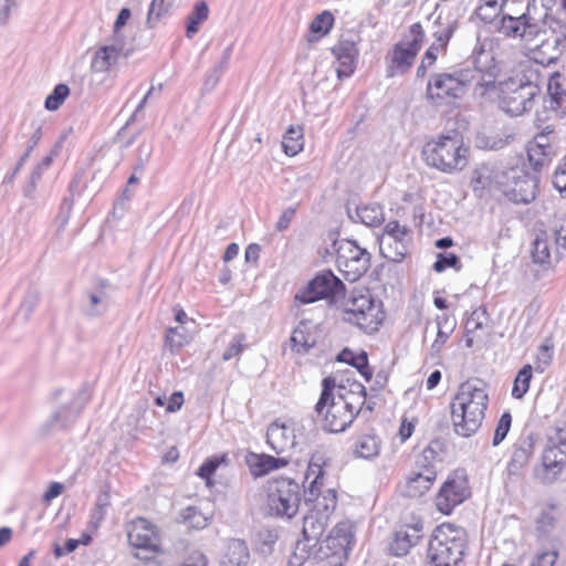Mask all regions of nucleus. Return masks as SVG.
I'll return each instance as SVG.
<instances>
[{
  "mask_svg": "<svg viewBox=\"0 0 566 566\" xmlns=\"http://www.w3.org/2000/svg\"><path fill=\"white\" fill-rule=\"evenodd\" d=\"M366 401V390L358 381L336 382L335 377L322 380V392L315 411L323 417V427L329 432H343L355 420Z\"/></svg>",
  "mask_w": 566,
  "mask_h": 566,
  "instance_id": "nucleus-1",
  "label": "nucleus"
},
{
  "mask_svg": "<svg viewBox=\"0 0 566 566\" xmlns=\"http://www.w3.org/2000/svg\"><path fill=\"white\" fill-rule=\"evenodd\" d=\"M423 164L444 175H457L468 169L472 150L457 132L441 133L429 137L420 151Z\"/></svg>",
  "mask_w": 566,
  "mask_h": 566,
  "instance_id": "nucleus-2",
  "label": "nucleus"
},
{
  "mask_svg": "<svg viewBox=\"0 0 566 566\" xmlns=\"http://www.w3.org/2000/svg\"><path fill=\"white\" fill-rule=\"evenodd\" d=\"M489 394L472 381L462 382L450 402V419L454 432L464 438L482 427L489 408Z\"/></svg>",
  "mask_w": 566,
  "mask_h": 566,
  "instance_id": "nucleus-3",
  "label": "nucleus"
},
{
  "mask_svg": "<svg viewBox=\"0 0 566 566\" xmlns=\"http://www.w3.org/2000/svg\"><path fill=\"white\" fill-rule=\"evenodd\" d=\"M439 454L432 446L415 454L397 484L399 494L408 500H421L433 489L438 476Z\"/></svg>",
  "mask_w": 566,
  "mask_h": 566,
  "instance_id": "nucleus-4",
  "label": "nucleus"
},
{
  "mask_svg": "<svg viewBox=\"0 0 566 566\" xmlns=\"http://www.w3.org/2000/svg\"><path fill=\"white\" fill-rule=\"evenodd\" d=\"M345 323L367 335L377 333L386 321L384 303L369 289H354L339 306Z\"/></svg>",
  "mask_w": 566,
  "mask_h": 566,
  "instance_id": "nucleus-5",
  "label": "nucleus"
},
{
  "mask_svg": "<svg viewBox=\"0 0 566 566\" xmlns=\"http://www.w3.org/2000/svg\"><path fill=\"white\" fill-rule=\"evenodd\" d=\"M468 535L463 527L443 522L431 533L427 549V566H463Z\"/></svg>",
  "mask_w": 566,
  "mask_h": 566,
  "instance_id": "nucleus-6",
  "label": "nucleus"
},
{
  "mask_svg": "<svg viewBox=\"0 0 566 566\" xmlns=\"http://www.w3.org/2000/svg\"><path fill=\"white\" fill-rule=\"evenodd\" d=\"M520 176H522L520 167L484 163L474 169L471 187L480 197L491 196L499 200H506L512 182Z\"/></svg>",
  "mask_w": 566,
  "mask_h": 566,
  "instance_id": "nucleus-7",
  "label": "nucleus"
},
{
  "mask_svg": "<svg viewBox=\"0 0 566 566\" xmlns=\"http://www.w3.org/2000/svg\"><path fill=\"white\" fill-rule=\"evenodd\" d=\"M301 503V488L289 478H276L266 482L262 504L268 515L292 518Z\"/></svg>",
  "mask_w": 566,
  "mask_h": 566,
  "instance_id": "nucleus-8",
  "label": "nucleus"
},
{
  "mask_svg": "<svg viewBox=\"0 0 566 566\" xmlns=\"http://www.w3.org/2000/svg\"><path fill=\"white\" fill-rule=\"evenodd\" d=\"M127 542L138 559L153 560L164 555L161 532L157 524L147 517L137 516L126 525Z\"/></svg>",
  "mask_w": 566,
  "mask_h": 566,
  "instance_id": "nucleus-9",
  "label": "nucleus"
},
{
  "mask_svg": "<svg viewBox=\"0 0 566 566\" xmlns=\"http://www.w3.org/2000/svg\"><path fill=\"white\" fill-rule=\"evenodd\" d=\"M308 514L304 518L303 533L307 539L323 534L327 520L337 506V493L323 486L308 488L305 496Z\"/></svg>",
  "mask_w": 566,
  "mask_h": 566,
  "instance_id": "nucleus-10",
  "label": "nucleus"
},
{
  "mask_svg": "<svg viewBox=\"0 0 566 566\" xmlns=\"http://www.w3.org/2000/svg\"><path fill=\"white\" fill-rule=\"evenodd\" d=\"M471 495L472 488L469 475L463 469H455L439 485L433 496V505L438 513L450 516Z\"/></svg>",
  "mask_w": 566,
  "mask_h": 566,
  "instance_id": "nucleus-11",
  "label": "nucleus"
},
{
  "mask_svg": "<svg viewBox=\"0 0 566 566\" xmlns=\"http://www.w3.org/2000/svg\"><path fill=\"white\" fill-rule=\"evenodd\" d=\"M411 40L396 43L386 55L387 76L402 75L412 66L423 43L426 33L420 22L409 27Z\"/></svg>",
  "mask_w": 566,
  "mask_h": 566,
  "instance_id": "nucleus-12",
  "label": "nucleus"
},
{
  "mask_svg": "<svg viewBox=\"0 0 566 566\" xmlns=\"http://www.w3.org/2000/svg\"><path fill=\"white\" fill-rule=\"evenodd\" d=\"M554 19L545 14L543 20H537L531 15L530 9L520 17L510 14L502 15L497 32L505 38L520 40L523 42H532L541 34H546V25L551 24Z\"/></svg>",
  "mask_w": 566,
  "mask_h": 566,
  "instance_id": "nucleus-13",
  "label": "nucleus"
},
{
  "mask_svg": "<svg viewBox=\"0 0 566 566\" xmlns=\"http://www.w3.org/2000/svg\"><path fill=\"white\" fill-rule=\"evenodd\" d=\"M538 94V86L532 82L517 83L510 80L500 86L499 104L505 113L520 116L534 107V99Z\"/></svg>",
  "mask_w": 566,
  "mask_h": 566,
  "instance_id": "nucleus-14",
  "label": "nucleus"
},
{
  "mask_svg": "<svg viewBox=\"0 0 566 566\" xmlns=\"http://www.w3.org/2000/svg\"><path fill=\"white\" fill-rule=\"evenodd\" d=\"M336 266L344 279L359 280L370 266V253L354 240H343L336 251Z\"/></svg>",
  "mask_w": 566,
  "mask_h": 566,
  "instance_id": "nucleus-15",
  "label": "nucleus"
},
{
  "mask_svg": "<svg viewBox=\"0 0 566 566\" xmlns=\"http://www.w3.org/2000/svg\"><path fill=\"white\" fill-rule=\"evenodd\" d=\"M465 82L450 73H438L428 82L426 96L434 106H453L465 93Z\"/></svg>",
  "mask_w": 566,
  "mask_h": 566,
  "instance_id": "nucleus-16",
  "label": "nucleus"
},
{
  "mask_svg": "<svg viewBox=\"0 0 566 566\" xmlns=\"http://www.w3.org/2000/svg\"><path fill=\"white\" fill-rule=\"evenodd\" d=\"M344 290L345 285L332 271H323L296 293L295 300L302 304L314 303L324 298H333Z\"/></svg>",
  "mask_w": 566,
  "mask_h": 566,
  "instance_id": "nucleus-17",
  "label": "nucleus"
},
{
  "mask_svg": "<svg viewBox=\"0 0 566 566\" xmlns=\"http://www.w3.org/2000/svg\"><path fill=\"white\" fill-rule=\"evenodd\" d=\"M566 248V227H555L552 231L541 230L537 232L531 251L534 263L549 265L553 254L558 258L560 250Z\"/></svg>",
  "mask_w": 566,
  "mask_h": 566,
  "instance_id": "nucleus-18",
  "label": "nucleus"
},
{
  "mask_svg": "<svg viewBox=\"0 0 566 566\" xmlns=\"http://www.w3.org/2000/svg\"><path fill=\"white\" fill-rule=\"evenodd\" d=\"M412 231L398 220L386 223L380 239L384 255L392 261H400L407 253V244L411 241Z\"/></svg>",
  "mask_w": 566,
  "mask_h": 566,
  "instance_id": "nucleus-19",
  "label": "nucleus"
},
{
  "mask_svg": "<svg viewBox=\"0 0 566 566\" xmlns=\"http://www.w3.org/2000/svg\"><path fill=\"white\" fill-rule=\"evenodd\" d=\"M424 522L421 516L411 513L395 532L389 551L395 556H406L423 535Z\"/></svg>",
  "mask_w": 566,
  "mask_h": 566,
  "instance_id": "nucleus-20",
  "label": "nucleus"
},
{
  "mask_svg": "<svg viewBox=\"0 0 566 566\" xmlns=\"http://www.w3.org/2000/svg\"><path fill=\"white\" fill-rule=\"evenodd\" d=\"M491 336L490 317L485 308L472 311L464 324V342L469 348L485 345Z\"/></svg>",
  "mask_w": 566,
  "mask_h": 566,
  "instance_id": "nucleus-21",
  "label": "nucleus"
},
{
  "mask_svg": "<svg viewBox=\"0 0 566 566\" xmlns=\"http://www.w3.org/2000/svg\"><path fill=\"white\" fill-rule=\"evenodd\" d=\"M545 38L541 44L536 45L530 51V57L535 63L543 66L555 63L562 55L560 44L566 41V34L560 27V31H552L549 35L544 34Z\"/></svg>",
  "mask_w": 566,
  "mask_h": 566,
  "instance_id": "nucleus-22",
  "label": "nucleus"
},
{
  "mask_svg": "<svg viewBox=\"0 0 566 566\" xmlns=\"http://www.w3.org/2000/svg\"><path fill=\"white\" fill-rule=\"evenodd\" d=\"M332 54L336 59V74L338 80L352 76L359 56L356 43L350 40H339L332 48Z\"/></svg>",
  "mask_w": 566,
  "mask_h": 566,
  "instance_id": "nucleus-23",
  "label": "nucleus"
},
{
  "mask_svg": "<svg viewBox=\"0 0 566 566\" xmlns=\"http://www.w3.org/2000/svg\"><path fill=\"white\" fill-rule=\"evenodd\" d=\"M266 442L276 453L292 449L295 446L293 426L274 421L268 428Z\"/></svg>",
  "mask_w": 566,
  "mask_h": 566,
  "instance_id": "nucleus-24",
  "label": "nucleus"
},
{
  "mask_svg": "<svg viewBox=\"0 0 566 566\" xmlns=\"http://www.w3.org/2000/svg\"><path fill=\"white\" fill-rule=\"evenodd\" d=\"M454 29L452 27L446 28L443 31L434 33V41L430 44V46L424 52L421 63L418 67V74H424L428 69L433 66L437 62L439 55L446 54L448 50V44L450 39L452 38Z\"/></svg>",
  "mask_w": 566,
  "mask_h": 566,
  "instance_id": "nucleus-25",
  "label": "nucleus"
},
{
  "mask_svg": "<svg viewBox=\"0 0 566 566\" xmlns=\"http://www.w3.org/2000/svg\"><path fill=\"white\" fill-rule=\"evenodd\" d=\"M536 192V179L522 169V176L512 182L506 200L514 203H528L535 199Z\"/></svg>",
  "mask_w": 566,
  "mask_h": 566,
  "instance_id": "nucleus-26",
  "label": "nucleus"
},
{
  "mask_svg": "<svg viewBox=\"0 0 566 566\" xmlns=\"http://www.w3.org/2000/svg\"><path fill=\"white\" fill-rule=\"evenodd\" d=\"M290 460L275 458L265 453H251L247 457V464L254 476H262L271 471L287 467Z\"/></svg>",
  "mask_w": 566,
  "mask_h": 566,
  "instance_id": "nucleus-27",
  "label": "nucleus"
},
{
  "mask_svg": "<svg viewBox=\"0 0 566 566\" xmlns=\"http://www.w3.org/2000/svg\"><path fill=\"white\" fill-rule=\"evenodd\" d=\"M316 342L315 327L311 323L302 321L292 332L291 350L296 354H305L315 346Z\"/></svg>",
  "mask_w": 566,
  "mask_h": 566,
  "instance_id": "nucleus-28",
  "label": "nucleus"
},
{
  "mask_svg": "<svg viewBox=\"0 0 566 566\" xmlns=\"http://www.w3.org/2000/svg\"><path fill=\"white\" fill-rule=\"evenodd\" d=\"M123 52V45H102L92 59L91 70L94 73H105L118 62Z\"/></svg>",
  "mask_w": 566,
  "mask_h": 566,
  "instance_id": "nucleus-29",
  "label": "nucleus"
},
{
  "mask_svg": "<svg viewBox=\"0 0 566 566\" xmlns=\"http://www.w3.org/2000/svg\"><path fill=\"white\" fill-rule=\"evenodd\" d=\"M549 107L562 115L566 114V78L559 72L551 74L547 84Z\"/></svg>",
  "mask_w": 566,
  "mask_h": 566,
  "instance_id": "nucleus-30",
  "label": "nucleus"
},
{
  "mask_svg": "<svg viewBox=\"0 0 566 566\" xmlns=\"http://www.w3.org/2000/svg\"><path fill=\"white\" fill-rule=\"evenodd\" d=\"M336 359L339 363L355 367L366 381L371 380L374 371L368 364V356L365 350L355 352L349 348H344L338 353Z\"/></svg>",
  "mask_w": 566,
  "mask_h": 566,
  "instance_id": "nucleus-31",
  "label": "nucleus"
},
{
  "mask_svg": "<svg viewBox=\"0 0 566 566\" xmlns=\"http://www.w3.org/2000/svg\"><path fill=\"white\" fill-rule=\"evenodd\" d=\"M350 543L352 536L339 530H334L325 539V546L331 552V556L339 564L348 557Z\"/></svg>",
  "mask_w": 566,
  "mask_h": 566,
  "instance_id": "nucleus-32",
  "label": "nucleus"
},
{
  "mask_svg": "<svg viewBox=\"0 0 566 566\" xmlns=\"http://www.w3.org/2000/svg\"><path fill=\"white\" fill-rule=\"evenodd\" d=\"M230 459L228 453L213 454L207 458L197 470V475L205 481L207 488H213L216 482L213 480L217 471L222 467H228Z\"/></svg>",
  "mask_w": 566,
  "mask_h": 566,
  "instance_id": "nucleus-33",
  "label": "nucleus"
},
{
  "mask_svg": "<svg viewBox=\"0 0 566 566\" xmlns=\"http://www.w3.org/2000/svg\"><path fill=\"white\" fill-rule=\"evenodd\" d=\"M335 18L328 10H324L317 14L308 27L306 40L308 43H314L325 38L334 28Z\"/></svg>",
  "mask_w": 566,
  "mask_h": 566,
  "instance_id": "nucleus-34",
  "label": "nucleus"
},
{
  "mask_svg": "<svg viewBox=\"0 0 566 566\" xmlns=\"http://www.w3.org/2000/svg\"><path fill=\"white\" fill-rule=\"evenodd\" d=\"M533 453V446L527 440H522L513 446L511 460L507 463V470L512 474L518 473L525 468Z\"/></svg>",
  "mask_w": 566,
  "mask_h": 566,
  "instance_id": "nucleus-35",
  "label": "nucleus"
},
{
  "mask_svg": "<svg viewBox=\"0 0 566 566\" xmlns=\"http://www.w3.org/2000/svg\"><path fill=\"white\" fill-rule=\"evenodd\" d=\"M192 336L184 326L168 327L165 333L164 346L171 353L177 354L188 345Z\"/></svg>",
  "mask_w": 566,
  "mask_h": 566,
  "instance_id": "nucleus-36",
  "label": "nucleus"
},
{
  "mask_svg": "<svg viewBox=\"0 0 566 566\" xmlns=\"http://www.w3.org/2000/svg\"><path fill=\"white\" fill-rule=\"evenodd\" d=\"M282 148L286 156L294 157L304 148V132L301 126H290L282 139Z\"/></svg>",
  "mask_w": 566,
  "mask_h": 566,
  "instance_id": "nucleus-37",
  "label": "nucleus"
},
{
  "mask_svg": "<svg viewBox=\"0 0 566 566\" xmlns=\"http://www.w3.org/2000/svg\"><path fill=\"white\" fill-rule=\"evenodd\" d=\"M209 7L206 1H198L187 18L186 35L193 38L200 30L201 24L209 18Z\"/></svg>",
  "mask_w": 566,
  "mask_h": 566,
  "instance_id": "nucleus-38",
  "label": "nucleus"
},
{
  "mask_svg": "<svg viewBox=\"0 0 566 566\" xmlns=\"http://www.w3.org/2000/svg\"><path fill=\"white\" fill-rule=\"evenodd\" d=\"M551 153L549 145L541 143L537 138L530 143L527 147L528 161L536 170L549 164Z\"/></svg>",
  "mask_w": 566,
  "mask_h": 566,
  "instance_id": "nucleus-39",
  "label": "nucleus"
},
{
  "mask_svg": "<svg viewBox=\"0 0 566 566\" xmlns=\"http://www.w3.org/2000/svg\"><path fill=\"white\" fill-rule=\"evenodd\" d=\"M437 323L438 332L434 340L432 342L431 348L433 352L440 353L455 328V321L448 314H443L438 316Z\"/></svg>",
  "mask_w": 566,
  "mask_h": 566,
  "instance_id": "nucleus-40",
  "label": "nucleus"
},
{
  "mask_svg": "<svg viewBox=\"0 0 566 566\" xmlns=\"http://www.w3.org/2000/svg\"><path fill=\"white\" fill-rule=\"evenodd\" d=\"M380 452V440L375 434H361L356 443L354 453L358 458L373 459Z\"/></svg>",
  "mask_w": 566,
  "mask_h": 566,
  "instance_id": "nucleus-41",
  "label": "nucleus"
},
{
  "mask_svg": "<svg viewBox=\"0 0 566 566\" xmlns=\"http://www.w3.org/2000/svg\"><path fill=\"white\" fill-rule=\"evenodd\" d=\"M325 465L326 460L323 454L315 453L311 457L305 473L306 480L312 479L308 488L324 486Z\"/></svg>",
  "mask_w": 566,
  "mask_h": 566,
  "instance_id": "nucleus-42",
  "label": "nucleus"
},
{
  "mask_svg": "<svg viewBox=\"0 0 566 566\" xmlns=\"http://www.w3.org/2000/svg\"><path fill=\"white\" fill-rule=\"evenodd\" d=\"M533 378V368L530 364L524 365L517 373L512 388V396L521 399L528 391L531 380Z\"/></svg>",
  "mask_w": 566,
  "mask_h": 566,
  "instance_id": "nucleus-43",
  "label": "nucleus"
},
{
  "mask_svg": "<svg viewBox=\"0 0 566 566\" xmlns=\"http://www.w3.org/2000/svg\"><path fill=\"white\" fill-rule=\"evenodd\" d=\"M180 522L188 528L200 530L207 526L208 518L195 506L186 507L180 514Z\"/></svg>",
  "mask_w": 566,
  "mask_h": 566,
  "instance_id": "nucleus-44",
  "label": "nucleus"
},
{
  "mask_svg": "<svg viewBox=\"0 0 566 566\" xmlns=\"http://www.w3.org/2000/svg\"><path fill=\"white\" fill-rule=\"evenodd\" d=\"M553 356L554 343L552 339H546L545 343L538 347L537 354L535 356V369L539 373L546 370L553 361Z\"/></svg>",
  "mask_w": 566,
  "mask_h": 566,
  "instance_id": "nucleus-45",
  "label": "nucleus"
},
{
  "mask_svg": "<svg viewBox=\"0 0 566 566\" xmlns=\"http://www.w3.org/2000/svg\"><path fill=\"white\" fill-rule=\"evenodd\" d=\"M70 94V88L66 84H57L53 92L45 99V108L49 111H56L64 103Z\"/></svg>",
  "mask_w": 566,
  "mask_h": 566,
  "instance_id": "nucleus-46",
  "label": "nucleus"
},
{
  "mask_svg": "<svg viewBox=\"0 0 566 566\" xmlns=\"http://www.w3.org/2000/svg\"><path fill=\"white\" fill-rule=\"evenodd\" d=\"M557 520V507L555 505H548L541 511L536 520L537 528L546 531L549 527H553L556 524Z\"/></svg>",
  "mask_w": 566,
  "mask_h": 566,
  "instance_id": "nucleus-47",
  "label": "nucleus"
},
{
  "mask_svg": "<svg viewBox=\"0 0 566 566\" xmlns=\"http://www.w3.org/2000/svg\"><path fill=\"white\" fill-rule=\"evenodd\" d=\"M358 217L361 222L369 226L375 227L382 222V212L378 207L365 206L358 209Z\"/></svg>",
  "mask_w": 566,
  "mask_h": 566,
  "instance_id": "nucleus-48",
  "label": "nucleus"
},
{
  "mask_svg": "<svg viewBox=\"0 0 566 566\" xmlns=\"http://www.w3.org/2000/svg\"><path fill=\"white\" fill-rule=\"evenodd\" d=\"M559 552L553 546L538 552L530 566H554L558 559Z\"/></svg>",
  "mask_w": 566,
  "mask_h": 566,
  "instance_id": "nucleus-49",
  "label": "nucleus"
},
{
  "mask_svg": "<svg viewBox=\"0 0 566 566\" xmlns=\"http://www.w3.org/2000/svg\"><path fill=\"white\" fill-rule=\"evenodd\" d=\"M512 424V416L509 411L501 415L493 436V446H499L507 436Z\"/></svg>",
  "mask_w": 566,
  "mask_h": 566,
  "instance_id": "nucleus-50",
  "label": "nucleus"
},
{
  "mask_svg": "<svg viewBox=\"0 0 566 566\" xmlns=\"http://www.w3.org/2000/svg\"><path fill=\"white\" fill-rule=\"evenodd\" d=\"M500 11L501 8L493 1L484 0L483 3L478 7L475 13L481 21L490 23L497 17Z\"/></svg>",
  "mask_w": 566,
  "mask_h": 566,
  "instance_id": "nucleus-51",
  "label": "nucleus"
},
{
  "mask_svg": "<svg viewBox=\"0 0 566 566\" xmlns=\"http://www.w3.org/2000/svg\"><path fill=\"white\" fill-rule=\"evenodd\" d=\"M244 342H245V337L243 334L235 335L223 352V355H222L223 360L227 361L234 357H238L243 352V349L245 347Z\"/></svg>",
  "mask_w": 566,
  "mask_h": 566,
  "instance_id": "nucleus-52",
  "label": "nucleus"
},
{
  "mask_svg": "<svg viewBox=\"0 0 566 566\" xmlns=\"http://www.w3.org/2000/svg\"><path fill=\"white\" fill-rule=\"evenodd\" d=\"M459 265V258L454 253H439L438 259L433 264L437 272H443L448 268H457Z\"/></svg>",
  "mask_w": 566,
  "mask_h": 566,
  "instance_id": "nucleus-53",
  "label": "nucleus"
},
{
  "mask_svg": "<svg viewBox=\"0 0 566 566\" xmlns=\"http://www.w3.org/2000/svg\"><path fill=\"white\" fill-rule=\"evenodd\" d=\"M180 566H209L206 554L200 549L191 551Z\"/></svg>",
  "mask_w": 566,
  "mask_h": 566,
  "instance_id": "nucleus-54",
  "label": "nucleus"
},
{
  "mask_svg": "<svg viewBox=\"0 0 566 566\" xmlns=\"http://www.w3.org/2000/svg\"><path fill=\"white\" fill-rule=\"evenodd\" d=\"M418 420L416 418L409 419L407 417H403L401 419L399 430H398V437L401 442H406L415 432L416 426Z\"/></svg>",
  "mask_w": 566,
  "mask_h": 566,
  "instance_id": "nucleus-55",
  "label": "nucleus"
},
{
  "mask_svg": "<svg viewBox=\"0 0 566 566\" xmlns=\"http://www.w3.org/2000/svg\"><path fill=\"white\" fill-rule=\"evenodd\" d=\"M167 12V7L165 4V0H151L148 14H147V21H157L159 20L165 13Z\"/></svg>",
  "mask_w": 566,
  "mask_h": 566,
  "instance_id": "nucleus-56",
  "label": "nucleus"
},
{
  "mask_svg": "<svg viewBox=\"0 0 566 566\" xmlns=\"http://www.w3.org/2000/svg\"><path fill=\"white\" fill-rule=\"evenodd\" d=\"M295 214H296V208L290 207V208L285 209L277 219V222L275 224L276 230L277 231L286 230L290 227Z\"/></svg>",
  "mask_w": 566,
  "mask_h": 566,
  "instance_id": "nucleus-57",
  "label": "nucleus"
},
{
  "mask_svg": "<svg viewBox=\"0 0 566 566\" xmlns=\"http://www.w3.org/2000/svg\"><path fill=\"white\" fill-rule=\"evenodd\" d=\"M557 450L555 448L548 449L545 451L543 455V464L547 470H554L555 468H560L563 464V459L557 460Z\"/></svg>",
  "mask_w": 566,
  "mask_h": 566,
  "instance_id": "nucleus-58",
  "label": "nucleus"
},
{
  "mask_svg": "<svg viewBox=\"0 0 566 566\" xmlns=\"http://www.w3.org/2000/svg\"><path fill=\"white\" fill-rule=\"evenodd\" d=\"M261 253V247L258 243H251L247 247L244 258L247 263L256 265Z\"/></svg>",
  "mask_w": 566,
  "mask_h": 566,
  "instance_id": "nucleus-59",
  "label": "nucleus"
},
{
  "mask_svg": "<svg viewBox=\"0 0 566 566\" xmlns=\"http://www.w3.org/2000/svg\"><path fill=\"white\" fill-rule=\"evenodd\" d=\"M184 405V394L181 391H175L169 400L166 410L168 412L178 411Z\"/></svg>",
  "mask_w": 566,
  "mask_h": 566,
  "instance_id": "nucleus-60",
  "label": "nucleus"
},
{
  "mask_svg": "<svg viewBox=\"0 0 566 566\" xmlns=\"http://www.w3.org/2000/svg\"><path fill=\"white\" fill-rule=\"evenodd\" d=\"M553 182L559 192H566V166L555 171Z\"/></svg>",
  "mask_w": 566,
  "mask_h": 566,
  "instance_id": "nucleus-61",
  "label": "nucleus"
},
{
  "mask_svg": "<svg viewBox=\"0 0 566 566\" xmlns=\"http://www.w3.org/2000/svg\"><path fill=\"white\" fill-rule=\"evenodd\" d=\"M63 490H64V486H63L62 483L53 482V483L50 484L49 489L44 493L43 500L46 503H50L52 500H54L55 497L61 495Z\"/></svg>",
  "mask_w": 566,
  "mask_h": 566,
  "instance_id": "nucleus-62",
  "label": "nucleus"
},
{
  "mask_svg": "<svg viewBox=\"0 0 566 566\" xmlns=\"http://www.w3.org/2000/svg\"><path fill=\"white\" fill-rule=\"evenodd\" d=\"M130 18V10L128 8H123L119 11V14L114 23V30L117 32L119 31L129 20Z\"/></svg>",
  "mask_w": 566,
  "mask_h": 566,
  "instance_id": "nucleus-63",
  "label": "nucleus"
},
{
  "mask_svg": "<svg viewBox=\"0 0 566 566\" xmlns=\"http://www.w3.org/2000/svg\"><path fill=\"white\" fill-rule=\"evenodd\" d=\"M441 371L440 370H434L432 371L429 377L427 378V381H426V387L428 390H432L434 387L438 386V384L440 382L441 380Z\"/></svg>",
  "mask_w": 566,
  "mask_h": 566,
  "instance_id": "nucleus-64",
  "label": "nucleus"
}]
</instances>
